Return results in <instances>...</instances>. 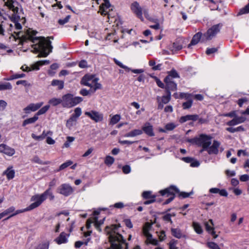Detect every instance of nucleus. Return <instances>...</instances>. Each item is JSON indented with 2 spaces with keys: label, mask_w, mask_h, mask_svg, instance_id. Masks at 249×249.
<instances>
[{
  "label": "nucleus",
  "mask_w": 249,
  "mask_h": 249,
  "mask_svg": "<svg viewBox=\"0 0 249 249\" xmlns=\"http://www.w3.org/2000/svg\"><path fill=\"white\" fill-rule=\"evenodd\" d=\"M37 33L35 31H27V34L29 36V39L33 43L35 53H39L38 57H45L52 52L53 46L51 45V41L46 39L44 37H34Z\"/></svg>",
  "instance_id": "obj_1"
},
{
  "label": "nucleus",
  "mask_w": 249,
  "mask_h": 249,
  "mask_svg": "<svg viewBox=\"0 0 249 249\" xmlns=\"http://www.w3.org/2000/svg\"><path fill=\"white\" fill-rule=\"evenodd\" d=\"M119 226L112 225L111 227L107 226L105 231L108 235L109 241L112 249H127V244L122 235L117 231Z\"/></svg>",
  "instance_id": "obj_2"
},
{
  "label": "nucleus",
  "mask_w": 249,
  "mask_h": 249,
  "mask_svg": "<svg viewBox=\"0 0 249 249\" xmlns=\"http://www.w3.org/2000/svg\"><path fill=\"white\" fill-rule=\"evenodd\" d=\"M219 31V24H216L208 29L207 32L203 35L201 32H198L193 36L188 47L190 48L191 46L197 44L200 40L202 42H205L208 40H211Z\"/></svg>",
  "instance_id": "obj_3"
},
{
  "label": "nucleus",
  "mask_w": 249,
  "mask_h": 249,
  "mask_svg": "<svg viewBox=\"0 0 249 249\" xmlns=\"http://www.w3.org/2000/svg\"><path fill=\"white\" fill-rule=\"evenodd\" d=\"M98 78L93 75H85L82 79L81 83L82 85L90 88V91L94 93L97 89H101L102 85L98 83Z\"/></svg>",
  "instance_id": "obj_4"
},
{
  "label": "nucleus",
  "mask_w": 249,
  "mask_h": 249,
  "mask_svg": "<svg viewBox=\"0 0 249 249\" xmlns=\"http://www.w3.org/2000/svg\"><path fill=\"white\" fill-rule=\"evenodd\" d=\"M49 194L50 189L47 190L41 195L37 194L32 196L31 201H34V202L27 207L26 210H32L39 206L46 199Z\"/></svg>",
  "instance_id": "obj_5"
},
{
  "label": "nucleus",
  "mask_w": 249,
  "mask_h": 249,
  "mask_svg": "<svg viewBox=\"0 0 249 249\" xmlns=\"http://www.w3.org/2000/svg\"><path fill=\"white\" fill-rule=\"evenodd\" d=\"M62 106L64 107H72L83 101L80 97H73L71 94H67L62 96Z\"/></svg>",
  "instance_id": "obj_6"
},
{
  "label": "nucleus",
  "mask_w": 249,
  "mask_h": 249,
  "mask_svg": "<svg viewBox=\"0 0 249 249\" xmlns=\"http://www.w3.org/2000/svg\"><path fill=\"white\" fill-rule=\"evenodd\" d=\"M211 139L210 136L201 134L198 137V145L202 146L203 150H207L211 144Z\"/></svg>",
  "instance_id": "obj_7"
},
{
  "label": "nucleus",
  "mask_w": 249,
  "mask_h": 249,
  "mask_svg": "<svg viewBox=\"0 0 249 249\" xmlns=\"http://www.w3.org/2000/svg\"><path fill=\"white\" fill-rule=\"evenodd\" d=\"M85 115L96 123L101 122L103 120V114L95 110L86 111Z\"/></svg>",
  "instance_id": "obj_8"
},
{
  "label": "nucleus",
  "mask_w": 249,
  "mask_h": 249,
  "mask_svg": "<svg viewBox=\"0 0 249 249\" xmlns=\"http://www.w3.org/2000/svg\"><path fill=\"white\" fill-rule=\"evenodd\" d=\"M104 3L100 6V11L102 15H107L108 18L110 19V18L112 17V14L110 11H107V10L111 7V4L109 0H104Z\"/></svg>",
  "instance_id": "obj_9"
},
{
  "label": "nucleus",
  "mask_w": 249,
  "mask_h": 249,
  "mask_svg": "<svg viewBox=\"0 0 249 249\" xmlns=\"http://www.w3.org/2000/svg\"><path fill=\"white\" fill-rule=\"evenodd\" d=\"M131 9L142 21H143L142 8L138 2L135 1L131 4Z\"/></svg>",
  "instance_id": "obj_10"
},
{
  "label": "nucleus",
  "mask_w": 249,
  "mask_h": 249,
  "mask_svg": "<svg viewBox=\"0 0 249 249\" xmlns=\"http://www.w3.org/2000/svg\"><path fill=\"white\" fill-rule=\"evenodd\" d=\"M58 192L65 196H68L73 192V189L69 184H63L58 188Z\"/></svg>",
  "instance_id": "obj_11"
},
{
  "label": "nucleus",
  "mask_w": 249,
  "mask_h": 249,
  "mask_svg": "<svg viewBox=\"0 0 249 249\" xmlns=\"http://www.w3.org/2000/svg\"><path fill=\"white\" fill-rule=\"evenodd\" d=\"M179 192V190L176 186L173 185L171 186L168 188L160 191V193L161 196L167 195V196H175V194L178 193Z\"/></svg>",
  "instance_id": "obj_12"
},
{
  "label": "nucleus",
  "mask_w": 249,
  "mask_h": 249,
  "mask_svg": "<svg viewBox=\"0 0 249 249\" xmlns=\"http://www.w3.org/2000/svg\"><path fill=\"white\" fill-rule=\"evenodd\" d=\"M206 230L210 233H211L213 237L214 238H216L218 237V235L215 234V232L214 230L213 223L212 219H210L208 222H205L204 223Z\"/></svg>",
  "instance_id": "obj_13"
},
{
  "label": "nucleus",
  "mask_w": 249,
  "mask_h": 249,
  "mask_svg": "<svg viewBox=\"0 0 249 249\" xmlns=\"http://www.w3.org/2000/svg\"><path fill=\"white\" fill-rule=\"evenodd\" d=\"M164 81L166 85V90L167 93L170 92L171 90H176L177 89V84L170 79L169 76H166Z\"/></svg>",
  "instance_id": "obj_14"
},
{
  "label": "nucleus",
  "mask_w": 249,
  "mask_h": 249,
  "mask_svg": "<svg viewBox=\"0 0 249 249\" xmlns=\"http://www.w3.org/2000/svg\"><path fill=\"white\" fill-rule=\"evenodd\" d=\"M220 142L214 140L212 146H210L207 151L209 154H217L218 148L220 147Z\"/></svg>",
  "instance_id": "obj_15"
},
{
  "label": "nucleus",
  "mask_w": 249,
  "mask_h": 249,
  "mask_svg": "<svg viewBox=\"0 0 249 249\" xmlns=\"http://www.w3.org/2000/svg\"><path fill=\"white\" fill-rule=\"evenodd\" d=\"M43 104V102L36 104H30L25 107L23 110L27 114L30 113L31 111H35L39 109Z\"/></svg>",
  "instance_id": "obj_16"
},
{
  "label": "nucleus",
  "mask_w": 249,
  "mask_h": 249,
  "mask_svg": "<svg viewBox=\"0 0 249 249\" xmlns=\"http://www.w3.org/2000/svg\"><path fill=\"white\" fill-rule=\"evenodd\" d=\"M5 5L7 6L9 9L12 10L15 14H17L18 11V3L17 1L13 0H7L5 2Z\"/></svg>",
  "instance_id": "obj_17"
},
{
  "label": "nucleus",
  "mask_w": 249,
  "mask_h": 249,
  "mask_svg": "<svg viewBox=\"0 0 249 249\" xmlns=\"http://www.w3.org/2000/svg\"><path fill=\"white\" fill-rule=\"evenodd\" d=\"M142 130L149 136H154L153 126L149 123H146L142 127Z\"/></svg>",
  "instance_id": "obj_18"
},
{
  "label": "nucleus",
  "mask_w": 249,
  "mask_h": 249,
  "mask_svg": "<svg viewBox=\"0 0 249 249\" xmlns=\"http://www.w3.org/2000/svg\"><path fill=\"white\" fill-rule=\"evenodd\" d=\"M198 116L197 115H187L182 116L179 120L181 123H184L189 120L196 121L198 119Z\"/></svg>",
  "instance_id": "obj_19"
},
{
  "label": "nucleus",
  "mask_w": 249,
  "mask_h": 249,
  "mask_svg": "<svg viewBox=\"0 0 249 249\" xmlns=\"http://www.w3.org/2000/svg\"><path fill=\"white\" fill-rule=\"evenodd\" d=\"M77 119L74 117L71 116L67 120L66 123V126L69 129H71L72 127L76 125Z\"/></svg>",
  "instance_id": "obj_20"
},
{
  "label": "nucleus",
  "mask_w": 249,
  "mask_h": 249,
  "mask_svg": "<svg viewBox=\"0 0 249 249\" xmlns=\"http://www.w3.org/2000/svg\"><path fill=\"white\" fill-rule=\"evenodd\" d=\"M142 133V131L141 129H134L130 132L124 135L125 137H133L140 135Z\"/></svg>",
  "instance_id": "obj_21"
},
{
  "label": "nucleus",
  "mask_w": 249,
  "mask_h": 249,
  "mask_svg": "<svg viewBox=\"0 0 249 249\" xmlns=\"http://www.w3.org/2000/svg\"><path fill=\"white\" fill-rule=\"evenodd\" d=\"M105 218H104L102 220L98 221L97 217H93L94 225L95 228L99 231H101L100 226L103 224Z\"/></svg>",
  "instance_id": "obj_22"
},
{
  "label": "nucleus",
  "mask_w": 249,
  "mask_h": 249,
  "mask_svg": "<svg viewBox=\"0 0 249 249\" xmlns=\"http://www.w3.org/2000/svg\"><path fill=\"white\" fill-rule=\"evenodd\" d=\"M55 241L58 244L64 243L67 241L66 234L64 232H61L59 236L55 239Z\"/></svg>",
  "instance_id": "obj_23"
},
{
  "label": "nucleus",
  "mask_w": 249,
  "mask_h": 249,
  "mask_svg": "<svg viewBox=\"0 0 249 249\" xmlns=\"http://www.w3.org/2000/svg\"><path fill=\"white\" fill-rule=\"evenodd\" d=\"M12 167L8 168L6 171H4V174L7 176L8 179H11L15 177V171L12 169Z\"/></svg>",
  "instance_id": "obj_24"
},
{
  "label": "nucleus",
  "mask_w": 249,
  "mask_h": 249,
  "mask_svg": "<svg viewBox=\"0 0 249 249\" xmlns=\"http://www.w3.org/2000/svg\"><path fill=\"white\" fill-rule=\"evenodd\" d=\"M48 103L53 106H56L60 104H62V98L61 99L53 98L49 101Z\"/></svg>",
  "instance_id": "obj_25"
},
{
  "label": "nucleus",
  "mask_w": 249,
  "mask_h": 249,
  "mask_svg": "<svg viewBox=\"0 0 249 249\" xmlns=\"http://www.w3.org/2000/svg\"><path fill=\"white\" fill-rule=\"evenodd\" d=\"M38 118L37 115L35 114L33 117L25 120L23 122L22 126H24L28 124L34 123L38 120Z\"/></svg>",
  "instance_id": "obj_26"
},
{
  "label": "nucleus",
  "mask_w": 249,
  "mask_h": 249,
  "mask_svg": "<svg viewBox=\"0 0 249 249\" xmlns=\"http://www.w3.org/2000/svg\"><path fill=\"white\" fill-rule=\"evenodd\" d=\"M151 226L152 224L148 222H147L145 224L142 229V232L145 236H146L150 234V233L149 232V231L151 229Z\"/></svg>",
  "instance_id": "obj_27"
},
{
  "label": "nucleus",
  "mask_w": 249,
  "mask_h": 249,
  "mask_svg": "<svg viewBox=\"0 0 249 249\" xmlns=\"http://www.w3.org/2000/svg\"><path fill=\"white\" fill-rule=\"evenodd\" d=\"M51 85L53 86H57L58 89H62L64 88V82L59 80H53Z\"/></svg>",
  "instance_id": "obj_28"
},
{
  "label": "nucleus",
  "mask_w": 249,
  "mask_h": 249,
  "mask_svg": "<svg viewBox=\"0 0 249 249\" xmlns=\"http://www.w3.org/2000/svg\"><path fill=\"white\" fill-rule=\"evenodd\" d=\"M146 237V240L145 241L146 244H151L153 245H157L158 244V241L156 239L152 238V235L151 234L145 236Z\"/></svg>",
  "instance_id": "obj_29"
},
{
  "label": "nucleus",
  "mask_w": 249,
  "mask_h": 249,
  "mask_svg": "<svg viewBox=\"0 0 249 249\" xmlns=\"http://www.w3.org/2000/svg\"><path fill=\"white\" fill-rule=\"evenodd\" d=\"M3 153L9 156H12L15 154V150L14 148H11L6 145Z\"/></svg>",
  "instance_id": "obj_30"
},
{
  "label": "nucleus",
  "mask_w": 249,
  "mask_h": 249,
  "mask_svg": "<svg viewBox=\"0 0 249 249\" xmlns=\"http://www.w3.org/2000/svg\"><path fill=\"white\" fill-rule=\"evenodd\" d=\"M172 234L177 238H180L182 236L181 231L179 229H171Z\"/></svg>",
  "instance_id": "obj_31"
},
{
  "label": "nucleus",
  "mask_w": 249,
  "mask_h": 249,
  "mask_svg": "<svg viewBox=\"0 0 249 249\" xmlns=\"http://www.w3.org/2000/svg\"><path fill=\"white\" fill-rule=\"evenodd\" d=\"M171 99V92H168L167 95H164L160 97V102L164 104H167Z\"/></svg>",
  "instance_id": "obj_32"
},
{
  "label": "nucleus",
  "mask_w": 249,
  "mask_h": 249,
  "mask_svg": "<svg viewBox=\"0 0 249 249\" xmlns=\"http://www.w3.org/2000/svg\"><path fill=\"white\" fill-rule=\"evenodd\" d=\"M121 116L119 114H116L111 118L109 124L111 125H114L119 122Z\"/></svg>",
  "instance_id": "obj_33"
},
{
  "label": "nucleus",
  "mask_w": 249,
  "mask_h": 249,
  "mask_svg": "<svg viewBox=\"0 0 249 249\" xmlns=\"http://www.w3.org/2000/svg\"><path fill=\"white\" fill-rule=\"evenodd\" d=\"M12 89V86L9 82L0 84V90H10Z\"/></svg>",
  "instance_id": "obj_34"
},
{
  "label": "nucleus",
  "mask_w": 249,
  "mask_h": 249,
  "mask_svg": "<svg viewBox=\"0 0 249 249\" xmlns=\"http://www.w3.org/2000/svg\"><path fill=\"white\" fill-rule=\"evenodd\" d=\"M73 163V162L71 160H68L66 162L62 164L60 166H59V169H58L57 170H56V172H59L62 170H63L65 168H66L67 167H68V166L72 165Z\"/></svg>",
  "instance_id": "obj_35"
},
{
  "label": "nucleus",
  "mask_w": 249,
  "mask_h": 249,
  "mask_svg": "<svg viewBox=\"0 0 249 249\" xmlns=\"http://www.w3.org/2000/svg\"><path fill=\"white\" fill-rule=\"evenodd\" d=\"M46 137V132L44 131L42 134L39 136H36L35 134H32V137L36 140H42Z\"/></svg>",
  "instance_id": "obj_36"
},
{
  "label": "nucleus",
  "mask_w": 249,
  "mask_h": 249,
  "mask_svg": "<svg viewBox=\"0 0 249 249\" xmlns=\"http://www.w3.org/2000/svg\"><path fill=\"white\" fill-rule=\"evenodd\" d=\"M50 107V105H46L43 107L38 111V112L36 113V115H37V116L38 117V115L44 114L49 109Z\"/></svg>",
  "instance_id": "obj_37"
},
{
  "label": "nucleus",
  "mask_w": 249,
  "mask_h": 249,
  "mask_svg": "<svg viewBox=\"0 0 249 249\" xmlns=\"http://www.w3.org/2000/svg\"><path fill=\"white\" fill-rule=\"evenodd\" d=\"M193 227L194 230L198 234H200L203 231L199 224L196 222H193Z\"/></svg>",
  "instance_id": "obj_38"
},
{
  "label": "nucleus",
  "mask_w": 249,
  "mask_h": 249,
  "mask_svg": "<svg viewBox=\"0 0 249 249\" xmlns=\"http://www.w3.org/2000/svg\"><path fill=\"white\" fill-rule=\"evenodd\" d=\"M67 141L64 144V147L68 148L70 147V143L73 142L75 140V138L73 137L68 136L67 137Z\"/></svg>",
  "instance_id": "obj_39"
},
{
  "label": "nucleus",
  "mask_w": 249,
  "mask_h": 249,
  "mask_svg": "<svg viewBox=\"0 0 249 249\" xmlns=\"http://www.w3.org/2000/svg\"><path fill=\"white\" fill-rule=\"evenodd\" d=\"M168 75L167 76L170 77V79L172 80V78H177L179 77V75L177 72V71L175 70H172L171 71H169Z\"/></svg>",
  "instance_id": "obj_40"
},
{
  "label": "nucleus",
  "mask_w": 249,
  "mask_h": 249,
  "mask_svg": "<svg viewBox=\"0 0 249 249\" xmlns=\"http://www.w3.org/2000/svg\"><path fill=\"white\" fill-rule=\"evenodd\" d=\"M182 46L181 44L178 43V42H175L173 44V49L172 51H178L181 50Z\"/></svg>",
  "instance_id": "obj_41"
},
{
  "label": "nucleus",
  "mask_w": 249,
  "mask_h": 249,
  "mask_svg": "<svg viewBox=\"0 0 249 249\" xmlns=\"http://www.w3.org/2000/svg\"><path fill=\"white\" fill-rule=\"evenodd\" d=\"M5 18L0 14V34L1 35H4V30L3 28V22Z\"/></svg>",
  "instance_id": "obj_42"
},
{
  "label": "nucleus",
  "mask_w": 249,
  "mask_h": 249,
  "mask_svg": "<svg viewBox=\"0 0 249 249\" xmlns=\"http://www.w3.org/2000/svg\"><path fill=\"white\" fill-rule=\"evenodd\" d=\"M25 76V74L24 73L22 74H15L11 76L9 78H7V80H11L15 79H18L22 78Z\"/></svg>",
  "instance_id": "obj_43"
},
{
  "label": "nucleus",
  "mask_w": 249,
  "mask_h": 249,
  "mask_svg": "<svg viewBox=\"0 0 249 249\" xmlns=\"http://www.w3.org/2000/svg\"><path fill=\"white\" fill-rule=\"evenodd\" d=\"M114 161V159L113 157L109 156H107L106 158V159L105 160V163L107 165H110L112 164H113Z\"/></svg>",
  "instance_id": "obj_44"
},
{
  "label": "nucleus",
  "mask_w": 249,
  "mask_h": 249,
  "mask_svg": "<svg viewBox=\"0 0 249 249\" xmlns=\"http://www.w3.org/2000/svg\"><path fill=\"white\" fill-rule=\"evenodd\" d=\"M81 109L79 107H77L74 109V113L71 115V116H73L77 119V118L81 115Z\"/></svg>",
  "instance_id": "obj_45"
},
{
  "label": "nucleus",
  "mask_w": 249,
  "mask_h": 249,
  "mask_svg": "<svg viewBox=\"0 0 249 249\" xmlns=\"http://www.w3.org/2000/svg\"><path fill=\"white\" fill-rule=\"evenodd\" d=\"M248 13H249V3L247 4L244 8L240 10L238 14V15H240Z\"/></svg>",
  "instance_id": "obj_46"
},
{
  "label": "nucleus",
  "mask_w": 249,
  "mask_h": 249,
  "mask_svg": "<svg viewBox=\"0 0 249 249\" xmlns=\"http://www.w3.org/2000/svg\"><path fill=\"white\" fill-rule=\"evenodd\" d=\"M192 101L190 100L186 102L183 103L182 104L183 109H186L190 108L192 105Z\"/></svg>",
  "instance_id": "obj_47"
},
{
  "label": "nucleus",
  "mask_w": 249,
  "mask_h": 249,
  "mask_svg": "<svg viewBox=\"0 0 249 249\" xmlns=\"http://www.w3.org/2000/svg\"><path fill=\"white\" fill-rule=\"evenodd\" d=\"M70 18H71V16L68 15L63 19H59L58 22L60 25H64L65 23H67L69 21Z\"/></svg>",
  "instance_id": "obj_48"
},
{
  "label": "nucleus",
  "mask_w": 249,
  "mask_h": 249,
  "mask_svg": "<svg viewBox=\"0 0 249 249\" xmlns=\"http://www.w3.org/2000/svg\"><path fill=\"white\" fill-rule=\"evenodd\" d=\"M208 247L211 249H219V246L214 242H208L207 243Z\"/></svg>",
  "instance_id": "obj_49"
},
{
  "label": "nucleus",
  "mask_w": 249,
  "mask_h": 249,
  "mask_svg": "<svg viewBox=\"0 0 249 249\" xmlns=\"http://www.w3.org/2000/svg\"><path fill=\"white\" fill-rule=\"evenodd\" d=\"M186 141L188 142L193 143V144H196L198 145V137H195L193 139H187Z\"/></svg>",
  "instance_id": "obj_50"
},
{
  "label": "nucleus",
  "mask_w": 249,
  "mask_h": 249,
  "mask_svg": "<svg viewBox=\"0 0 249 249\" xmlns=\"http://www.w3.org/2000/svg\"><path fill=\"white\" fill-rule=\"evenodd\" d=\"M238 124V122H237V120L235 117L232 120L226 123V124L229 126H233V125H235Z\"/></svg>",
  "instance_id": "obj_51"
},
{
  "label": "nucleus",
  "mask_w": 249,
  "mask_h": 249,
  "mask_svg": "<svg viewBox=\"0 0 249 249\" xmlns=\"http://www.w3.org/2000/svg\"><path fill=\"white\" fill-rule=\"evenodd\" d=\"M123 172L124 174H128L131 171V168L129 165H126L122 167Z\"/></svg>",
  "instance_id": "obj_52"
},
{
  "label": "nucleus",
  "mask_w": 249,
  "mask_h": 249,
  "mask_svg": "<svg viewBox=\"0 0 249 249\" xmlns=\"http://www.w3.org/2000/svg\"><path fill=\"white\" fill-rule=\"evenodd\" d=\"M7 105V103L5 101L3 100H0V111L4 110Z\"/></svg>",
  "instance_id": "obj_53"
},
{
  "label": "nucleus",
  "mask_w": 249,
  "mask_h": 249,
  "mask_svg": "<svg viewBox=\"0 0 249 249\" xmlns=\"http://www.w3.org/2000/svg\"><path fill=\"white\" fill-rule=\"evenodd\" d=\"M114 61H115V63L118 65L119 66H120L121 68H123V69H125V70L126 71H129L130 70V68L127 67V66H125L121 62H120V61L116 60V59H114Z\"/></svg>",
  "instance_id": "obj_54"
},
{
  "label": "nucleus",
  "mask_w": 249,
  "mask_h": 249,
  "mask_svg": "<svg viewBox=\"0 0 249 249\" xmlns=\"http://www.w3.org/2000/svg\"><path fill=\"white\" fill-rule=\"evenodd\" d=\"M176 127V125L173 123H169L165 125V128L167 130H172Z\"/></svg>",
  "instance_id": "obj_55"
},
{
  "label": "nucleus",
  "mask_w": 249,
  "mask_h": 249,
  "mask_svg": "<svg viewBox=\"0 0 249 249\" xmlns=\"http://www.w3.org/2000/svg\"><path fill=\"white\" fill-rule=\"evenodd\" d=\"M217 51V49L216 48H209L206 50V53L207 54L209 55L216 52Z\"/></svg>",
  "instance_id": "obj_56"
},
{
  "label": "nucleus",
  "mask_w": 249,
  "mask_h": 249,
  "mask_svg": "<svg viewBox=\"0 0 249 249\" xmlns=\"http://www.w3.org/2000/svg\"><path fill=\"white\" fill-rule=\"evenodd\" d=\"M157 100L158 103V109L160 110L162 109L163 107L164 104L160 102V97L157 96Z\"/></svg>",
  "instance_id": "obj_57"
},
{
  "label": "nucleus",
  "mask_w": 249,
  "mask_h": 249,
  "mask_svg": "<svg viewBox=\"0 0 249 249\" xmlns=\"http://www.w3.org/2000/svg\"><path fill=\"white\" fill-rule=\"evenodd\" d=\"M33 162L40 164H44V163L40 160L38 157L35 156L33 159L32 160Z\"/></svg>",
  "instance_id": "obj_58"
},
{
  "label": "nucleus",
  "mask_w": 249,
  "mask_h": 249,
  "mask_svg": "<svg viewBox=\"0 0 249 249\" xmlns=\"http://www.w3.org/2000/svg\"><path fill=\"white\" fill-rule=\"evenodd\" d=\"M171 216L172 214L171 213H167L163 217V219L165 221L170 222L172 223V221L171 219Z\"/></svg>",
  "instance_id": "obj_59"
},
{
  "label": "nucleus",
  "mask_w": 249,
  "mask_h": 249,
  "mask_svg": "<svg viewBox=\"0 0 249 249\" xmlns=\"http://www.w3.org/2000/svg\"><path fill=\"white\" fill-rule=\"evenodd\" d=\"M153 21L156 23V24L154 25H151V26H150V27L151 28L156 29V30L159 29L160 28V24L158 22V20L157 19H154Z\"/></svg>",
  "instance_id": "obj_60"
},
{
  "label": "nucleus",
  "mask_w": 249,
  "mask_h": 249,
  "mask_svg": "<svg viewBox=\"0 0 249 249\" xmlns=\"http://www.w3.org/2000/svg\"><path fill=\"white\" fill-rule=\"evenodd\" d=\"M241 154H242L244 156H249V153L246 152L245 150H238L237 152L238 156H240Z\"/></svg>",
  "instance_id": "obj_61"
},
{
  "label": "nucleus",
  "mask_w": 249,
  "mask_h": 249,
  "mask_svg": "<svg viewBox=\"0 0 249 249\" xmlns=\"http://www.w3.org/2000/svg\"><path fill=\"white\" fill-rule=\"evenodd\" d=\"M143 14L146 18H147L149 20L154 21V19H153V18H152L150 17L149 13H148V11L147 9H145L143 10Z\"/></svg>",
  "instance_id": "obj_62"
},
{
  "label": "nucleus",
  "mask_w": 249,
  "mask_h": 249,
  "mask_svg": "<svg viewBox=\"0 0 249 249\" xmlns=\"http://www.w3.org/2000/svg\"><path fill=\"white\" fill-rule=\"evenodd\" d=\"M249 179V176L247 174L242 175L240 177L241 181H247Z\"/></svg>",
  "instance_id": "obj_63"
},
{
  "label": "nucleus",
  "mask_w": 249,
  "mask_h": 249,
  "mask_svg": "<svg viewBox=\"0 0 249 249\" xmlns=\"http://www.w3.org/2000/svg\"><path fill=\"white\" fill-rule=\"evenodd\" d=\"M15 211V208L14 207H11L8 209L5 210L3 212L5 215H7L9 213L13 212Z\"/></svg>",
  "instance_id": "obj_64"
}]
</instances>
